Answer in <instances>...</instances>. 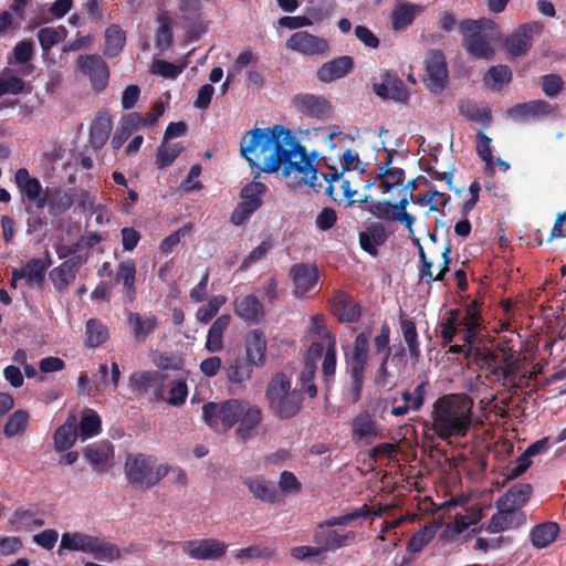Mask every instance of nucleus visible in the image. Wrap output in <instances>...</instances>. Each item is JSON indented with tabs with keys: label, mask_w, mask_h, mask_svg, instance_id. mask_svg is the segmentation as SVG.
Listing matches in <instances>:
<instances>
[{
	"label": "nucleus",
	"mask_w": 566,
	"mask_h": 566,
	"mask_svg": "<svg viewBox=\"0 0 566 566\" xmlns=\"http://www.w3.org/2000/svg\"><path fill=\"white\" fill-rule=\"evenodd\" d=\"M240 146L251 166L268 174L281 171L289 187L306 186L315 192L323 189L322 175L290 129L281 125L254 128L242 138Z\"/></svg>",
	"instance_id": "obj_1"
},
{
	"label": "nucleus",
	"mask_w": 566,
	"mask_h": 566,
	"mask_svg": "<svg viewBox=\"0 0 566 566\" xmlns=\"http://www.w3.org/2000/svg\"><path fill=\"white\" fill-rule=\"evenodd\" d=\"M202 417L206 424L218 433L228 432L238 423L235 437L241 442L251 439L263 420L261 408L244 399L207 402L202 407Z\"/></svg>",
	"instance_id": "obj_2"
},
{
	"label": "nucleus",
	"mask_w": 566,
	"mask_h": 566,
	"mask_svg": "<svg viewBox=\"0 0 566 566\" xmlns=\"http://www.w3.org/2000/svg\"><path fill=\"white\" fill-rule=\"evenodd\" d=\"M474 400L469 395L446 394L432 403L430 429L443 441L468 436L475 416Z\"/></svg>",
	"instance_id": "obj_3"
},
{
	"label": "nucleus",
	"mask_w": 566,
	"mask_h": 566,
	"mask_svg": "<svg viewBox=\"0 0 566 566\" xmlns=\"http://www.w3.org/2000/svg\"><path fill=\"white\" fill-rule=\"evenodd\" d=\"M379 189L382 193H397V203L390 201H373L368 206V211L376 218L387 221H399L402 223L409 234L413 232L416 218L407 212V206L412 200V192L403 186L405 171L400 168L389 167L382 164L378 168Z\"/></svg>",
	"instance_id": "obj_4"
},
{
	"label": "nucleus",
	"mask_w": 566,
	"mask_h": 566,
	"mask_svg": "<svg viewBox=\"0 0 566 566\" xmlns=\"http://www.w3.org/2000/svg\"><path fill=\"white\" fill-rule=\"evenodd\" d=\"M269 410L280 419L295 417L302 408V396L292 387V379L284 373H276L265 389Z\"/></svg>",
	"instance_id": "obj_5"
},
{
	"label": "nucleus",
	"mask_w": 566,
	"mask_h": 566,
	"mask_svg": "<svg viewBox=\"0 0 566 566\" xmlns=\"http://www.w3.org/2000/svg\"><path fill=\"white\" fill-rule=\"evenodd\" d=\"M127 482L139 491L155 488L164 478L166 469L156 458L144 453L128 454L124 464Z\"/></svg>",
	"instance_id": "obj_6"
},
{
	"label": "nucleus",
	"mask_w": 566,
	"mask_h": 566,
	"mask_svg": "<svg viewBox=\"0 0 566 566\" xmlns=\"http://www.w3.org/2000/svg\"><path fill=\"white\" fill-rule=\"evenodd\" d=\"M459 29L465 39V48L470 54L480 59L493 56L492 42L499 40L500 32L492 20H464L459 24Z\"/></svg>",
	"instance_id": "obj_7"
},
{
	"label": "nucleus",
	"mask_w": 566,
	"mask_h": 566,
	"mask_svg": "<svg viewBox=\"0 0 566 566\" xmlns=\"http://www.w3.org/2000/svg\"><path fill=\"white\" fill-rule=\"evenodd\" d=\"M82 552L95 559L112 563L120 557L117 545L103 537L82 532H66L61 537L60 551Z\"/></svg>",
	"instance_id": "obj_8"
},
{
	"label": "nucleus",
	"mask_w": 566,
	"mask_h": 566,
	"mask_svg": "<svg viewBox=\"0 0 566 566\" xmlns=\"http://www.w3.org/2000/svg\"><path fill=\"white\" fill-rule=\"evenodd\" d=\"M480 325V315L473 305L465 308L464 312H451L450 316L442 324V338L451 343L457 335L465 343H472L478 334Z\"/></svg>",
	"instance_id": "obj_9"
},
{
	"label": "nucleus",
	"mask_w": 566,
	"mask_h": 566,
	"mask_svg": "<svg viewBox=\"0 0 566 566\" xmlns=\"http://www.w3.org/2000/svg\"><path fill=\"white\" fill-rule=\"evenodd\" d=\"M423 82L431 93H441L449 80L446 57L442 52L432 50L427 53L424 61Z\"/></svg>",
	"instance_id": "obj_10"
},
{
	"label": "nucleus",
	"mask_w": 566,
	"mask_h": 566,
	"mask_svg": "<svg viewBox=\"0 0 566 566\" xmlns=\"http://www.w3.org/2000/svg\"><path fill=\"white\" fill-rule=\"evenodd\" d=\"M181 548L192 559L218 560L226 555L228 544L218 538H199L185 542Z\"/></svg>",
	"instance_id": "obj_11"
},
{
	"label": "nucleus",
	"mask_w": 566,
	"mask_h": 566,
	"mask_svg": "<svg viewBox=\"0 0 566 566\" xmlns=\"http://www.w3.org/2000/svg\"><path fill=\"white\" fill-rule=\"evenodd\" d=\"M78 70L88 77L92 88L102 92L108 85L109 70L97 54H83L77 57Z\"/></svg>",
	"instance_id": "obj_12"
},
{
	"label": "nucleus",
	"mask_w": 566,
	"mask_h": 566,
	"mask_svg": "<svg viewBox=\"0 0 566 566\" xmlns=\"http://www.w3.org/2000/svg\"><path fill=\"white\" fill-rule=\"evenodd\" d=\"M265 185L260 181H252L241 191L242 201L234 209L231 221L235 226L242 224L262 203L261 197L265 192Z\"/></svg>",
	"instance_id": "obj_13"
},
{
	"label": "nucleus",
	"mask_w": 566,
	"mask_h": 566,
	"mask_svg": "<svg viewBox=\"0 0 566 566\" xmlns=\"http://www.w3.org/2000/svg\"><path fill=\"white\" fill-rule=\"evenodd\" d=\"M14 182L22 193L23 199L43 209L48 205L49 191L44 189L39 179L31 177L25 168H20L14 175Z\"/></svg>",
	"instance_id": "obj_14"
},
{
	"label": "nucleus",
	"mask_w": 566,
	"mask_h": 566,
	"mask_svg": "<svg viewBox=\"0 0 566 566\" xmlns=\"http://www.w3.org/2000/svg\"><path fill=\"white\" fill-rule=\"evenodd\" d=\"M292 105L296 112L311 118L326 119L333 113L331 103L321 95L297 94L293 97Z\"/></svg>",
	"instance_id": "obj_15"
},
{
	"label": "nucleus",
	"mask_w": 566,
	"mask_h": 566,
	"mask_svg": "<svg viewBox=\"0 0 566 566\" xmlns=\"http://www.w3.org/2000/svg\"><path fill=\"white\" fill-rule=\"evenodd\" d=\"M496 513L493 514L485 531L491 534H497L510 530L518 528L526 523V515L522 510L504 507L496 501Z\"/></svg>",
	"instance_id": "obj_16"
},
{
	"label": "nucleus",
	"mask_w": 566,
	"mask_h": 566,
	"mask_svg": "<svg viewBox=\"0 0 566 566\" xmlns=\"http://www.w3.org/2000/svg\"><path fill=\"white\" fill-rule=\"evenodd\" d=\"M354 539V532H340L323 523L316 526L313 534V541L319 546L323 554L347 546Z\"/></svg>",
	"instance_id": "obj_17"
},
{
	"label": "nucleus",
	"mask_w": 566,
	"mask_h": 566,
	"mask_svg": "<svg viewBox=\"0 0 566 566\" xmlns=\"http://www.w3.org/2000/svg\"><path fill=\"white\" fill-rule=\"evenodd\" d=\"M323 185L327 184L325 187L326 192L333 198L336 202H348L349 206L353 203L360 201L366 202V199H356L357 190L352 188V182L349 179L345 178L343 174H338L337 171L332 172L328 176L322 175Z\"/></svg>",
	"instance_id": "obj_18"
},
{
	"label": "nucleus",
	"mask_w": 566,
	"mask_h": 566,
	"mask_svg": "<svg viewBox=\"0 0 566 566\" xmlns=\"http://www.w3.org/2000/svg\"><path fill=\"white\" fill-rule=\"evenodd\" d=\"M286 48L303 55L326 54L329 49L325 39L311 34L307 31L293 33L286 41Z\"/></svg>",
	"instance_id": "obj_19"
},
{
	"label": "nucleus",
	"mask_w": 566,
	"mask_h": 566,
	"mask_svg": "<svg viewBox=\"0 0 566 566\" xmlns=\"http://www.w3.org/2000/svg\"><path fill=\"white\" fill-rule=\"evenodd\" d=\"M379 437L378 423L368 411H361L352 420V439L366 446L373 443Z\"/></svg>",
	"instance_id": "obj_20"
},
{
	"label": "nucleus",
	"mask_w": 566,
	"mask_h": 566,
	"mask_svg": "<svg viewBox=\"0 0 566 566\" xmlns=\"http://www.w3.org/2000/svg\"><path fill=\"white\" fill-rule=\"evenodd\" d=\"M291 276L294 284V294L304 296L312 292L318 281V272L315 265L298 263L292 266Z\"/></svg>",
	"instance_id": "obj_21"
},
{
	"label": "nucleus",
	"mask_w": 566,
	"mask_h": 566,
	"mask_svg": "<svg viewBox=\"0 0 566 566\" xmlns=\"http://www.w3.org/2000/svg\"><path fill=\"white\" fill-rule=\"evenodd\" d=\"M83 455L94 470L106 471L112 467L114 450L111 443L103 441L87 446Z\"/></svg>",
	"instance_id": "obj_22"
},
{
	"label": "nucleus",
	"mask_w": 566,
	"mask_h": 566,
	"mask_svg": "<svg viewBox=\"0 0 566 566\" xmlns=\"http://www.w3.org/2000/svg\"><path fill=\"white\" fill-rule=\"evenodd\" d=\"M266 338L262 331L252 329L245 337V355L250 365L261 367L265 363Z\"/></svg>",
	"instance_id": "obj_23"
},
{
	"label": "nucleus",
	"mask_w": 566,
	"mask_h": 566,
	"mask_svg": "<svg viewBox=\"0 0 566 566\" xmlns=\"http://www.w3.org/2000/svg\"><path fill=\"white\" fill-rule=\"evenodd\" d=\"M369 338L365 333L357 335L353 348L346 354L350 373H365L368 364Z\"/></svg>",
	"instance_id": "obj_24"
},
{
	"label": "nucleus",
	"mask_w": 566,
	"mask_h": 566,
	"mask_svg": "<svg viewBox=\"0 0 566 566\" xmlns=\"http://www.w3.org/2000/svg\"><path fill=\"white\" fill-rule=\"evenodd\" d=\"M244 484L256 500L272 504L281 501L280 492L275 484L263 476L248 478L244 480Z\"/></svg>",
	"instance_id": "obj_25"
},
{
	"label": "nucleus",
	"mask_w": 566,
	"mask_h": 566,
	"mask_svg": "<svg viewBox=\"0 0 566 566\" xmlns=\"http://www.w3.org/2000/svg\"><path fill=\"white\" fill-rule=\"evenodd\" d=\"M322 357V346L321 345H311L306 358L304 368L300 375V380L302 382L303 389L310 397H315L317 394V388L313 382L317 360Z\"/></svg>",
	"instance_id": "obj_26"
},
{
	"label": "nucleus",
	"mask_w": 566,
	"mask_h": 566,
	"mask_svg": "<svg viewBox=\"0 0 566 566\" xmlns=\"http://www.w3.org/2000/svg\"><path fill=\"white\" fill-rule=\"evenodd\" d=\"M353 69L350 56H339L324 63L317 71V77L324 83H331L347 75Z\"/></svg>",
	"instance_id": "obj_27"
},
{
	"label": "nucleus",
	"mask_w": 566,
	"mask_h": 566,
	"mask_svg": "<svg viewBox=\"0 0 566 566\" xmlns=\"http://www.w3.org/2000/svg\"><path fill=\"white\" fill-rule=\"evenodd\" d=\"M410 237H411L413 243L418 247L419 256L422 262V270H421L422 277H426L428 283L431 281H441L443 279L446 272L448 271V266L450 263V253H451L450 247L449 245L444 247L443 251L441 252L442 266L434 274L431 271V261L428 260V258L424 253V250H423L422 245L420 244L419 239L415 237V231L412 232V234H410Z\"/></svg>",
	"instance_id": "obj_28"
},
{
	"label": "nucleus",
	"mask_w": 566,
	"mask_h": 566,
	"mask_svg": "<svg viewBox=\"0 0 566 566\" xmlns=\"http://www.w3.org/2000/svg\"><path fill=\"white\" fill-rule=\"evenodd\" d=\"M374 91L384 98L398 102H403L408 98V91L403 82L390 74L384 75L381 82L374 85Z\"/></svg>",
	"instance_id": "obj_29"
},
{
	"label": "nucleus",
	"mask_w": 566,
	"mask_h": 566,
	"mask_svg": "<svg viewBox=\"0 0 566 566\" xmlns=\"http://www.w3.org/2000/svg\"><path fill=\"white\" fill-rule=\"evenodd\" d=\"M77 440V420L74 415H70L66 421L60 426L54 434V450L63 452L72 448Z\"/></svg>",
	"instance_id": "obj_30"
},
{
	"label": "nucleus",
	"mask_w": 566,
	"mask_h": 566,
	"mask_svg": "<svg viewBox=\"0 0 566 566\" xmlns=\"http://www.w3.org/2000/svg\"><path fill=\"white\" fill-rule=\"evenodd\" d=\"M235 314L248 323H258L264 316V308L254 295H247L234 302Z\"/></svg>",
	"instance_id": "obj_31"
},
{
	"label": "nucleus",
	"mask_w": 566,
	"mask_h": 566,
	"mask_svg": "<svg viewBox=\"0 0 566 566\" xmlns=\"http://www.w3.org/2000/svg\"><path fill=\"white\" fill-rule=\"evenodd\" d=\"M551 105L545 101H531L516 104L509 109V116L515 120L537 118L551 113Z\"/></svg>",
	"instance_id": "obj_32"
},
{
	"label": "nucleus",
	"mask_w": 566,
	"mask_h": 566,
	"mask_svg": "<svg viewBox=\"0 0 566 566\" xmlns=\"http://www.w3.org/2000/svg\"><path fill=\"white\" fill-rule=\"evenodd\" d=\"M387 240L385 227L380 223L371 224L359 234V243L364 251L370 255L378 254V247L384 244Z\"/></svg>",
	"instance_id": "obj_33"
},
{
	"label": "nucleus",
	"mask_w": 566,
	"mask_h": 566,
	"mask_svg": "<svg viewBox=\"0 0 566 566\" xmlns=\"http://www.w3.org/2000/svg\"><path fill=\"white\" fill-rule=\"evenodd\" d=\"M77 271V261L70 259L50 272V280L57 291H64L75 280Z\"/></svg>",
	"instance_id": "obj_34"
},
{
	"label": "nucleus",
	"mask_w": 566,
	"mask_h": 566,
	"mask_svg": "<svg viewBox=\"0 0 566 566\" xmlns=\"http://www.w3.org/2000/svg\"><path fill=\"white\" fill-rule=\"evenodd\" d=\"M136 264L134 260H124L118 263L116 270V282L123 284V292L129 302L135 298L136 287Z\"/></svg>",
	"instance_id": "obj_35"
},
{
	"label": "nucleus",
	"mask_w": 566,
	"mask_h": 566,
	"mask_svg": "<svg viewBox=\"0 0 566 566\" xmlns=\"http://www.w3.org/2000/svg\"><path fill=\"white\" fill-rule=\"evenodd\" d=\"M112 127V117L107 113L97 114L90 130V143L95 149H99L106 144Z\"/></svg>",
	"instance_id": "obj_36"
},
{
	"label": "nucleus",
	"mask_w": 566,
	"mask_h": 566,
	"mask_svg": "<svg viewBox=\"0 0 566 566\" xmlns=\"http://www.w3.org/2000/svg\"><path fill=\"white\" fill-rule=\"evenodd\" d=\"M46 265L39 259L30 260L21 269L14 270V281L25 280L30 286H40L44 281Z\"/></svg>",
	"instance_id": "obj_37"
},
{
	"label": "nucleus",
	"mask_w": 566,
	"mask_h": 566,
	"mask_svg": "<svg viewBox=\"0 0 566 566\" xmlns=\"http://www.w3.org/2000/svg\"><path fill=\"white\" fill-rule=\"evenodd\" d=\"M312 345L322 346V356H324L322 371L325 381L328 382L336 370V340L331 334L325 333L323 342H313Z\"/></svg>",
	"instance_id": "obj_38"
},
{
	"label": "nucleus",
	"mask_w": 566,
	"mask_h": 566,
	"mask_svg": "<svg viewBox=\"0 0 566 566\" xmlns=\"http://www.w3.org/2000/svg\"><path fill=\"white\" fill-rule=\"evenodd\" d=\"M230 322V315H221L210 326L205 344V347L209 353H218L222 350L223 333L229 327Z\"/></svg>",
	"instance_id": "obj_39"
},
{
	"label": "nucleus",
	"mask_w": 566,
	"mask_h": 566,
	"mask_svg": "<svg viewBox=\"0 0 566 566\" xmlns=\"http://www.w3.org/2000/svg\"><path fill=\"white\" fill-rule=\"evenodd\" d=\"M532 486L530 484H515L497 501L501 502L504 507L522 510L530 500Z\"/></svg>",
	"instance_id": "obj_40"
},
{
	"label": "nucleus",
	"mask_w": 566,
	"mask_h": 566,
	"mask_svg": "<svg viewBox=\"0 0 566 566\" xmlns=\"http://www.w3.org/2000/svg\"><path fill=\"white\" fill-rule=\"evenodd\" d=\"M104 54L109 57L117 56L126 43V34L118 24H111L105 30Z\"/></svg>",
	"instance_id": "obj_41"
},
{
	"label": "nucleus",
	"mask_w": 566,
	"mask_h": 566,
	"mask_svg": "<svg viewBox=\"0 0 566 566\" xmlns=\"http://www.w3.org/2000/svg\"><path fill=\"white\" fill-rule=\"evenodd\" d=\"M533 29L530 25H523L517 32L506 40V49L513 56H520L527 52L531 46Z\"/></svg>",
	"instance_id": "obj_42"
},
{
	"label": "nucleus",
	"mask_w": 566,
	"mask_h": 566,
	"mask_svg": "<svg viewBox=\"0 0 566 566\" xmlns=\"http://www.w3.org/2000/svg\"><path fill=\"white\" fill-rule=\"evenodd\" d=\"M423 8L413 3H401L392 12L394 30H402L412 23L415 18L421 13Z\"/></svg>",
	"instance_id": "obj_43"
},
{
	"label": "nucleus",
	"mask_w": 566,
	"mask_h": 566,
	"mask_svg": "<svg viewBox=\"0 0 566 566\" xmlns=\"http://www.w3.org/2000/svg\"><path fill=\"white\" fill-rule=\"evenodd\" d=\"M85 344L87 347L96 348L109 338L107 326L99 319L91 318L86 322Z\"/></svg>",
	"instance_id": "obj_44"
},
{
	"label": "nucleus",
	"mask_w": 566,
	"mask_h": 566,
	"mask_svg": "<svg viewBox=\"0 0 566 566\" xmlns=\"http://www.w3.org/2000/svg\"><path fill=\"white\" fill-rule=\"evenodd\" d=\"M128 323L133 327L134 336L138 340H144L156 327L157 319L153 314L140 315L130 313Z\"/></svg>",
	"instance_id": "obj_45"
},
{
	"label": "nucleus",
	"mask_w": 566,
	"mask_h": 566,
	"mask_svg": "<svg viewBox=\"0 0 566 566\" xmlns=\"http://www.w3.org/2000/svg\"><path fill=\"white\" fill-rule=\"evenodd\" d=\"M438 528L439 524L436 522L420 528L411 536L408 543V551L410 553H420L434 538Z\"/></svg>",
	"instance_id": "obj_46"
},
{
	"label": "nucleus",
	"mask_w": 566,
	"mask_h": 566,
	"mask_svg": "<svg viewBox=\"0 0 566 566\" xmlns=\"http://www.w3.org/2000/svg\"><path fill=\"white\" fill-rule=\"evenodd\" d=\"M166 375L160 371H139L129 377V384L134 389H148L155 386H161Z\"/></svg>",
	"instance_id": "obj_47"
},
{
	"label": "nucleus",
	"mask_w": 566,
	"mask_h": 566,
	"mask_svg": "<svg viewBox=\"0 0 566 566\" xmlns=\"http://www.w3.org/2000/svg\"><path fill=\"white\" fill-rule=\"evenodd\" d=\"M558 533V526L555 523H545L535 526L531 532V541L537 548H544L549 545Z\"/></svg>",
	"instance_id": "obj_48"
},
{
	"label": "nucleus",
	"mask_w": 566,
	"mask_h": 566,
	"mask_svg": "<svg viewBox=\"0 0 566 566\" xmlns=\"http://www.w3.org/2000/svg\"><path fill=\"white\" fill-rule=\"evenodd\" d=\"M275 556V551L270 546L251 545L234 553L235 560L244 563L254 559H270Z\"/></svg>",
	"instance_id": "obj_49"
},
{
	"label": "nucleus",
	"mask_w": 566,
	"mask_h": 566,
	"mask_svg": "<svg viewBox=\"0 0 566 566\" xmlns=\"http://www.w3.org/2000/svg\"><path fill=\"white\" fill-rule=\"evenodd\" d=\"M29 419L30 416L28 411L22 409L14 411L3 428L4 436L12 438L24 433L28 428Z\"/></svg>",
	"instance_id": "obj_50"
},
{
	"label": "nucleus",
	"mask_w": 566,
	"mask_h": 566,
	"mask_svg": "<svg viewBox=\"0 0 566 566\" xmlns=\"http://www.w3.org/2000/svg\"><path fill=\"white\" fill-rule=\"evenodd\" d=\"M101 423L102 421L99 416L93 409H84L80 421V433L82 436V440L84 441L87 438L98 434L101 431Z\"/></svg>",
	"instance_id": "obj_51"
},
{
	"label": "nucleus",
	"mask_w": 566,
	"mask_h": 566,
	"mask_svg": "<svg viewBox=\"0 0 566 566\" xmlns=\"http://www.w3.org/2000/svg\"><path fill=\"white\" fill-rule=\"evenodd\" d=\"M512 80V72L506 65L491 67L484 76V83L492 90H500Z\"/></svg>",
	"instance_id": "obj_52"
},
{
	"label": "nucleus",
	"mask_w": 566,
	"mask_h": 566,
	"mask_svg": "<svg viewBox=\"0 0 566 566\" xmlns=\"http://www.w3.org/2000/svg\"><path fill=\"white\" fill-rule=\"evenodd\" d=\"M67 31L64 27L42 28L38 32V40L43 51H49L52 46L65 39Z\"/></svg>",
	"instance_id": "obj_53"
},
{
	"label": "nucleus",
	"mask_w": 566,
	"mask_h": 566,
	"mask_svg": "<svg viewBox=\"0 0 566 566\" xmlns=\"http://www.w3.org/2000/svg\"><path fill=\"white\" fill-rule=\"evenodd\" d=\"M182 150L184 146L180 143L169 144L164 139L157 150V166L159 168L170 166Z\"/></svg>",
	"instance_id": "obj_54"
},
{
	"label": "nucleus",
	"mask_w": 566,
	"mask_h": 566,
	"mask_svg": "<svg viewBox=\"0 0 566 566\" xmlns=\"http://www.w3.org/2000/svg\"><path fill=\"white\" fill-rule=\"evenodd\" d=\"M315 136L319 138L323 145L334 150L338 143L345 139V136L339 126L321 127L315 130Z\"/></svg>",
	"instance_id": "obj_55"
},
{
	"label": "nucleus",
	"mask_w": 566,
	"mask_h": 566,
	"mask_svg": "<svg viewBox=\"0 0 566 566\" xmlns=\"http://www.w3.org/2000/svg\"><path fill=\"white\" fill-rule=\"evenodd\" d=\"M336 312L339 319L344 322H355L360 317L359 304L346 296L336 304Z\"/></svg>",
	"instance_id": "obj_56"
},
{
	"label": "nucleus",
	"mask_w": 566,
	"mask_h": 566,
	"mask_svg": "<svg viewBox=\"0 0 566 566\" xmlns=\"http://www.w3.org/2000/svg\"><path fill=\"white\" fill-rule=\"evenodd\" d=\"M73 196L64 190H56L48 202L50 212L54 216L64 213L73 206Z\"/></svg>",
	"instance_id": "obj_57"
},
{
	"label": "nucleus",
	"mask_w": 566,
	"mask_h": 566,
	"mask_svg": "<svg viewBox=\"0 0 566 566\" xmlns=\"http://www.w3.org/2000/svg\"><path fill=\"white\" fill-rule=\"evenodd\" d=\"M427 391L428 382L422 381L412 391L405 390L401 394V397L405 403H407L411 410L418 411L424 403Z\"/></svg>",
	"instance_id": "obj_58"
},
{
	"label": "nucleus",
	"mask_w": 566,
	"mask_h": 566,
	"mask_svg": "<svg viewBox=\"0 0 566 566\" xmlns=\"http://www.w3.org/2000/svg\"><path fill=\"white\" fill-rule=\"evenodd\" d=\"M401 331L403 334L405 342L408 345L410 356L412 358H418L420 350H419V343H418V334L416 331V326L413 322L409 319H405L401 322Z\"/></svg>",
	"instance_id": "obj_59"
},
{
	"label": "nucleus",
	"mask_w": 566,
	"mask_h": 566,
	"mask_svg": "<svg viewBox=\"0 0 566 566\" xmlns=\"http://www.w3.org/2000/svg\"><path fill=\"white\" fill-rule=\"evenodd\" d=\"M226 302L227 298L223 295L211 297L206 306L198 308L196 314L197 319L203 324L208 323Z\"/></svg>",
	"instance_id": "obj_60"
},
{
	"label": "nucleus",
	"mask_w": 566,
	"mask_h": 566,
	"mask_svg": "<svg viewBox=\"0 0 566 566\" xmlns=\"http://www.w3.org/2000/svg\"><path fill=\"white\" fill-rule=\"evenodd\" d=\"M188 388L185 379H178L171 384L166 401L171 406H180L186 401Z\"/></svg>",
	"instance_id": "obj_61"
},
{
	"label": "nucleus",
	"mask_w": 566,
	"mask_h": 566,
	"mask_svg": "<svg viewBox=\"0 0 566 566\" xmlns=\"http://www.w3.org/2000/svg\"><path fill=\"white\" fill-rule=\"evenodd\" d=\"M150 70L154 74L166 78H176L182 72L181 66H177L165 60H155Z\"/></svg>",
	"instance_id": "obj_62"
},
{
	"label": "nucleus",
	"mask_w": 566,
	"mask_h": 566,
	"mask_svg": "<svg viewBox=\"0 0 566 566\" xmlns=\"http://www.w3.org/2000/svg\"><path fill=\"white\" fill-rule=\"evenodd\" d=\"M491 138L488 137L482 132L478 133V142H476V153L481 157L483 161H485L486 166L492 169L494 159L492 155V148H491Z\"/></svg>",
	"instance_id": "obj_63"
},
{
	"label": "nucleus",
	"mask_w": 566,
	"mask_h": 566,
	"mask_svg": "<svg viewBox=\"0 0 566 566\" xmlns=\"http://www.w3.org/2000/svg\"><path fill=\"white\" fill-rule=\"evenodd\" d=\"M291 556L298 560V562H305L312 558H316L321 555H323L319 546L317 544L311 546V545H301V546H294L290 549Z\"/></svg>",
	"instance_id": "obj_64"
}]
</instances>
